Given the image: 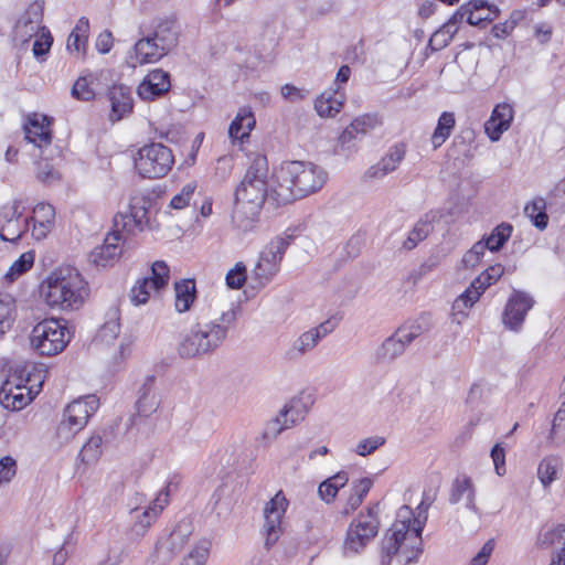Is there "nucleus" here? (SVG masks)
Instances as JSON below:
<instances>
[{
  "mask_svg": "<svg viewBox=\"0 0 565 565\" xmlns=\"http://www.w3.org/2000/svg\"><path fill=\"white\" fill-rule=\"evenodd\" d=\"M419 334V327L412 326L408 329H398L391 337L386 338L374 351L377 362H392L401 356L407 345Z\"/></svg>",
  "mask_w": 565,
  "mask_h": 565,
  "instance_id": "16",
  "label": "nucleus"
},
{
  "mask_svg": "<svg viewBox=\"0 0 565 565\" xmlns=\"http://www.w3.org/2000/svg\"><path fill=\"white\" fill-rule=\"evenodd\" d=\"M99 401L96 395H86L70 403L56 427L60 445L70 443L87 425L89 417L97 411Z\"/></svg>",
  "mask_w": 565,
  "mask_h": 565,
  "instance_id": "6",
  "label": "nucleus"
},
{
  "mask_svg": "<svg viewBox=\"0 0 565 565\" xmlns=\"http://www.w3.org/2000/svg\"><path fill=\"white\" fill-rule=\"evenodd\" d=\"M476 489L470 478H456L451 486L449 502L457 504L462 502L465 507L473 512H478L475 503Z\"/></svg>",
  "mask_w": 565,
  "mask_h": 565,
  "instance_id": "32",
  "label": "nucleus"
},
{
  "mask_svg": "<svg viewBox=\"0 0 565 565\" xmlns=\"http://www.w3.org/2000/svg\"><path fill=\"white\" fill-rule=\"evenodd\" d=\"M495 547L494 539L488 540L471 558L469 565H487Z\"/></svg>",
  "mask_w": 565,
  "mask_h": 565,
  "instance_id": "57",
  "label": "nucleus"
},
{
  "mask_svg": "<svg viewBox=\"0 0 565 565\" xmlns=\"http://www.w3.org/2000/svg\"><path fill=\"white\" fill-rule=\"evenodd\" d=\"M167 54L169 53L147 34L134 45L132 52L129 54V61L132 67H137L157 63Z\"/></svg>",
  "mask_w": 565,
  "mask_h": 565,
  "instance_id": "23",
  "label": "nucleus"
},
{
  "mask_svg": "<svg viewBox=\"0 0 565 565\" xmlns=\"http://www.w3.org/2000/svg\"><path fill=\"white\" fill-rule=\"evenodd\" d=\"M169 281V267L162 260H157L151 266L150 276L136 281L130 290V300L134 305L147 303L152 292L164 288Z\"/></svg>",
  "mask_w": 565,
  "mask_h": 565,
  "instance_id": "13",
  "label": "nucleus"
},
{
  "mask_svg": "<svg viewBox=\"0 0 565 565\" xmlns=\"http://www.w3.org/2000/svg\"><path fill=\"white\" fill-rule=\"evenodd\" d=\"M275 178L270 195L278 204H287L320 190L327 174L312 162L289 161L280 166Z\"/></svg>",
  "mask_w": 565,
  "mask_h": 565,
  "instance_id": "4",
  "label": "nucleus"
},
{
  "mask_svg": "<svg viewBox=\"0 0 565 565\" xmlns=\"http://www.w3.org/2000/svg\"><path fill=\"white\" fill-rule=\"evenodd\" d=\"M34 263L33 252L23 253L7 270L4 280L9 284L17 280L21 275L30 270Z\"/></svg>",
  "mask_w": 565,
  "mask_h": 565,
  "instance_id": "42",
  "label": "nucleus"
},
{
  "mask_svg": "<svg viewBox=\"0 0 565 565\" xmlns=\"http://www.w3.org/2000/svg\"><path fill=\"white\" fill-rule=\"evenodd\" d=\"M256 119L250 108H241L228 127V137L233 143L236 141L243 143L249 138L255 128Z\"/></svg>",
  "mask_w": 565,
  "mask_h": 565,
  "instance_id": "31",
  "label": "nucleus"
},
{
  "mask_svg": "<svg viewBox=\"0 0 565 565\" xmlns=\"http://www.w3.org/2000/svg\"><path fill=\"white\" fill-rule=\"evenodd\" d=\"M494 469L498 476L505 475V454L504 449L497 444L491 450Z\"/></svg>",
  "mask_w": 565,
  "mask_h": 565,
  "instance_id": "59",
  "label": "nucleus"
},
{
  "mask_svg": "<svg viewBox=\"0 0 565 565\" xmlns=\"http://www.w3.org/2000/svg\"><path fill=\"white\" fill-rule=\"evenodd\" d=\"M533 305L534 300L530 295L514 289L502 312L504 327L512 331H519Z\"/></svg>",
  "mask_w": 565,
  "mask_h": 565,
  "instance_id": "19",
  "label": "nucleus"
},
{
  "mask_svg": "<svg viewBox=\"0 0 565 565\" xmlns=\"http://www.w3.org/2000/svg\"><path fill=\"white\" fill-rule=\"evenodd\" d=\"M52 120L41 114H33L24 125L25 139L39 148L50 146L52 142Z\"/></svg>",
  "mask_w": 565,
  "mask_h": 565,
  "instance_id": "25",
  "label": "nucleus"
},
{
  "mask_svg": "<svg viewBox=\"0 0 565 565\" xmlns=\"http://www.w3.org/2000/svg\"><path fill=\"white\" fill-rule=\"evenodd\" d=\"M563 462L559 457L546 456L537 467V478L542 486L547 489L558 478Z\"/></svg>",
  "mask_w": 565,
  "mask_h": 565,
  "instance_id": "36",
  "label": "nucleus"
},
{
  "mask_svg": "<svg viewBox=\"0 0 565 565\" xmlns=\"http://www.w3.org/2000/svg\"><path fill=\"white\" fill-rule=\"evenodd\" d=\"M180 28L174 18H162L153 21L151 36L166 52L170 53L179 42Z\"/></svg>",
  "mask_w": 565,
  "mask_h": 565,
  "instance_id": "26",
  "label": "nucleus"
},
{
  "mask_svg": "<svg viewBox=\"0 0 565 565\" xmlns=\"http://www.w3.org/2000/svg\"><path fill=\"white\" fill-rule=\"evenodd\" d=\"M406 154V146L402 142L392 146L387 153L374 166L370 167L365 175L370 179H381L395 171Z\"/></svg>",
  "mask_w": 565,
  "mask_h": 565,
  "instance_id": "29",
  "label": "nucleus"
},
{
  "mask_svg": "<svg viewBox=\"0 0 565 565\" xmlns=\"http://www.w3.org/2000/svg\"><path fill=\"white\" fill-rule=\"evenodd\" d=\"M289 243V237L278 236L265 246L253 270L256 278L267 282L278 273L280 262Z\"/></svg>",
  "mask_w": 565,
  "mask_h": 565,
  "instance_id": "14",
  "label": "nucleus"
},
{
  "mask_svg": "<svg viewBox=\"0 0 565 565\" xmlns=\"http://www.w3.org/2000/svg\"><path fill=\"white\" fill-rule=\"evenodd\" d=\"M504 274V267L501 264L489 266L478 277H476L469 287L459 295L452 303L454 320L460 324L468 317V310L477 303L481 295L493 284H495Z\"/></svg>",
  "mask_w": 565,
  "mask_h": 565,
  "instance_id": "8",
  "label": "nucleus"
},
{
  "mask_svg": "<svg viewBox=\"0 0 565 565\" xmlns=\"http://www.w3.org/2000/svg\"><path fill=\"white\" fill-rule=\"evenodd\" d=\"M44 6V0H35L28 7L14 25L13 39L15 42L25 44L42 30Z\"/></svg>",
  "mask_w": 565,
  "mask_h": 565,
  "instance_id": "17",
  "label": "nucleus"
},
{
  "mask_svg": "<svg viewBox=\"0 0 565 565\" xmlns=\"http://www.w3.org/2000/svg\"><path fill=\"white\" fill-rule=\"evenodd\" d=\"M32 221H55V210L54 207L49 203H39L33 209V216L31 217Z\"/></svg>",
  "mask_w": 565,
  "mask_h": 565,
  "instance_id": "58",
  "label": "nucleus"
},
{
  "mask_svg": "<svg viewBox=\"0 0 565 565\" xmlns=\"http://www.w3.org/2000/svg\"><path fill=\"white\" fill-rule=\"evenodd\" d=\"M536 546L542 550H554L565 559V525L542 529L536 536Z\"/></svg>",
  "mask_w": 565,
  "mask_h": 565,
  "instance_id": "33",
  "label": "nucleus"
},
{
  "mask_svg": "<svg viewBox=\"0 0 565 565\" xmlns=\"http://www.w3.org/2000/svg\"><path fill=\"white\" fill-rule=\"evenodd\" d=\"M36 179L44 184H53L60 180V172L46 159L36 162Z\"/></svg>",
  "mask_w": 565,
  "mask_h": 565,
  "instance_id": "51",
  "label": "nucleus"
},
{
  "mask_svg": "<svg viewBox=\"0 0 565 565\" xmlns=\"http://www.w3.org/2000/svg\"><path fill=\"white\" fill-rule=\"evenodd\" d=\"M548 439L555 446L565 445V401L554 415Z\"/></svg>",
  "mask_w": 565,
  "mask_h": 565,
  "instance_id": "45",
  "label": "nucleus"
},
{
  "mask_svg": "<svg viewBox=\"0 0 565 565\" xmlns=\"http://www.w3.org/2000/svg\"><path fill=\"white\" fill-rule=\"evenodd\" d=\"M512 225L502 223L498 225L492 233L484 239L487 247L491 252L499 250L504 243L510 238L512 233Z\"/></svg>",
  "mask_w": 565,
  "mask_h": 565,
  "instance_id": "46",
  "label": "nucleus"
},
{
  "mask_svg": "<svg viewBox=\"0 0 565 565\" xmlns=\"http://www.w3.org/2000/svg\"><path fill=\"white\" fill-rule=\"evenodd\" d=\"M288 500L278 491L264 508L265 547L270 548L282 533L281 522L288 508Z\"/></svg>",
  "mask_w": 565,
  "mask_h": 565,
  "instance_id": "15",
  "label": "nucleus"
},
{
  "mask_svg": "<svg viewBox=\"0 0 565 565\" xmlns=\"http://www.w3.org/2000/svg\"><path fill=\"white\" fill-rule=\"evenodd\" d=\"M193 533L192 523L189 520H181L168 534L161 536L150 554L152 565H168L188 544Z\"/></svg>",
  "mask_w": 565,
  "mask_h": 565,
  "instance_id": "10",
  "label": "nucleus"
},
{
  "mask_svg": "<svg viewBox=\"0 0 565 565\" xmlns=\"http://www.w3.org/2000/svg\"><path fill=\"white\" fill-rule=\"evenodd\" d=\"M175 309L178 312L183 313L190 310L195 299V282L194 280H182L175 282Z\"/></svg>",
  "mask_w": 565,
  "mask_h": 565,
  "instance_id": "37",
  "label": "nucleus"
},
{
  "mask_svg": "<svg viewBox=\"0 0 565 565\" xmlns=\"http://www.w3.org/2000/svg\"><path fill=\"white\" fill-rule=\"evenodd\" d=\"M36 393L26 386L6 383L0 390V404L6 409L20 411L33 401Z\"/></svg>",
  "mask_w": 565,
  "mask_h": 565,
  "instance_id": "28",
  "label": "nucleus"
},
{
  "mask_svg": "<svg viewBox=\"0 0 565 565\" xmlns=\"http://www.w3.org/2000/svg\"><path fill=\"white\" fill-rule=\"evenodd\" d=\"M429 502L423 500L418 505L420 512L414 516L413 510L408 505H403L397 511L396 521L388 530L384 544L383 553L391 561L393 555H398L403 565L415 562L422 553V532L427 520L426 513Z\"/></svg>",
  "mask_w": 565,
  "mask_h": 565,
  "instance_id": "3",
  "label": "nucleus"
},
{
  "mask_svg": "<svg viewBox=\"0 0 565 565\" xmlns=\"http://www.w3.org/2000/svg\"><path fill=\"white\" fill-rule=\"evenodd\" d=\"M15 317V299L10 294L0 292V338L11 329Z\"/></svg>",
  "mask_w": 565,
  "mask_h": 565,
  "instance_id": "38",
  "label": "nucleus"
},
{
  "mask_svg": "<svg viewBox=\"0 0 565 565\" xmlns=\"http://www.w3.org/2000/svg\"><path fill=\"white\" fill-rule=\"evenodd\" d=\"M468 13L469 7L461 6L444 24L447 26H451V29H454L455 32H458L460 23L463 21V19L467 20Z\"/></svg>",
  "mask_w": 565,
  "mask_h": 565,
  "instance_id": "63",
  "label": "nucleus"
},
{
  "mask_svg": "<svg viewBox=\"0 0 565 565\" xmlns=\"http://www.w3.org/2000/svg\"><path fill=\"white\" fill-rule=\"evenodd\" d=\"M337 327V321L334 320H326L321 322L319 326L309 329L316 340L319 342L321 339L326 338L328 334H330Z\"/></svg>",
  "mask_w": 565,
  "mask_h": 565,
  "instance_id": "61",
  "label": "nucleus"
},
{
  "mask_svg": "<svg viewBox=\"0 0 565 565\" xmlns=\"http://www.w3.org/2000/svg\"><path fill=\"white\" fill-rule=\"evenodd\" d=\"M437 216V212L430 211L418 220L413 230L408 233L403 246L409 250L415 248L418 243L424 241L430 234L433 231V223L436 221Z\"/></svg>",
  "mask_w": 565,
  "mask_h": 565,
  "instance_id": "35",
  "label": "nucleus"
},
{
  "mask_svg": "<svg viewBox=\"0 0 565 565\" xmlns=\"http://www.w3.org/2000/svg\"><path fill=\"white\" fill-rule=\"evenodd\" d=\"M111 110L109 119L115 122L131 114L134 99L131 90L125 85H114L108 90Z\"/></svg>",
  "mask_w": 565,
  "mask_h": 565,
  "instance_id": "27",
  "label": "nucleus"
},
{
  "mask_svg": "<svg viewBox=\"0 0 565 565\" xmlns=\"http://www.w3.org/2000/svg\"><path fill=\"white\" fill-rule=\"evenodd\" d=\"M338 92H323L315 103V109L321 117L335 116L343 106L342 97H338Z\"/></svg>",
  "mask_w": 565,
  "mask_h": 565,
  "instance_id": "40",
  "label": "nucleus"
},
{
  "mask_svg": "<svg viewBox=\"0 0 565 565\" xmlns=\"http://www.w3.org/2000/svg\"><path fill=\"white\" fill-rule=\"evenodd\" d=\"M149 223L148 210L145 202L139 199H135L130 202L128 211L118 213L114 217V231H118L119 234L124 235L142 232Z\"/></svg>",
  "mask_w": 565,
  "mask_h": 565,
  "instance_id": "18",
  "label": "nucleus"
},
{
  "mask_svg": "<svg viewBox=\"0 0 565 565\" xmlns=\"http://www.w3.org/2000/svg\"><path fill=\"white\" fill-rule=\"evenodd\" d=\"M125 241L126 237L119 234L118 231L110 232L105 237L104 243L93 249L90 262L100 267L114 264L122 253L121 243Z\"/></svg>",
  "mask_w": 565,
  "mask_h": 565,
  "instance_id": "22",
  "label": "nucleus"
},
{
  "mask_svg": "<svg viewBox=\"0 0 565 565\" xmlns=\"http://www.w3.org/2000/svg\"><path fill=\"white\" fill-rule=\"evenodd\" d=\"M457 32L451 29V26H447L443 24L437 31L433 33L429 39L428 45L433 51H439L446 47L452 40L454 35Z\"/></svg>",
  "mask_w": 565,
  "mask_h": 565,
  "instance_id": "50",
  "label": "nucleus"
},
{
  "mask_svg": "<svg viewBox=\"0 0 565 565\" xmlns=\"http://www.w3.org/2000/svg\"><path fill=\"white\" fill-rule=\"evenodd\" d=\"M339 490L327 479L320 483L318 488V494L327 503H331L337 497Z\"/></svg>",
  "mask_w": 565,
  "mask_h": 565,
  "instance_id": "60",
  "label": "nucleus"
},
{
  "mask_svg": "<svg viewBox=\"0 0 565 565\" xmlns=\"http://www.w3.org/2000/svg\"><path fill=\"white\" fill-rule=\"evenodd\" d=\"M40 292L52 309L76 310L87 298L88 288L77 269L60 267L42 281Z\"/></svg>",
  "mask_w": 565,
  "mask_h": 565,
  "instance_id": "5",
  "label": "nucleus"
},
{
  "mask_svg": "<svg viewBox=\"0 0 565 565\" xmlns=\"http://www.w3.org/2000/svg\"><path fill=\"white\" fill-rule=\"evenodd\" d=\"M28 218H22L17 203L0 210V237L2 241L15 242L28 230Z\"/></svg>",
  "mask_w": 565,
  "mask_h": 565,
  "instance_id": "21",
  "label": "nucleus"
},
{
  "mask_svg": "<svg viewBox=\"0 0 565 565\" xmlns=\"http://www.w3.org/2000/svg\"><path fill=\"white\" fill-rule=\"evenodd\" d=\"M171 87L169 73L156 68L148 73L138 86L137 93L143 100H153L169 92Z\"/></svg>",
  "mask_w": 565,
  "mask_h": 565,
  "instance_id": "24",
  "label": "nucleus"
},
{
  "mask_svg": "<svg viewBox=\"0 0 565 565\" xmlns=\"http://www.w3.org/2000/svg\"><path fill=\"white\" fill-rule=\"evenodd\" d=\"M119 332L120 323L118 310H113L109 319L99 329L97 340L105 344H111L118 338Z\"/></svg>",
  "mask_w": 565,
  "mask_h": 565,
  "instance_id": "44",
  "label": "nucleus"
},
{
  "mask_svg": "<svg viewBox=\"0 0 565 565\" xmlns=\"http://www.w3.org/2000/svg\"><path fill=\"white\" fill-rule=\"evenodd\" d=\"M71 340V333L62 321L45 319L31 331V348L40 355L53 356L64 351Z\"/></svg>",
  "mask_w": 565,
  "mask_h": 565,
  "instance_id": "7",
  "label": "nucleus"
},
{
  "mask_svg": "<svg viewBox=\"0 0 565 565\" xmlns=\"http://www.w3.org/2000/svg\"><path fill=\"white\" fill-rule=\"evenodd\" d=\"M361 120H353L339 137V142L342 147L350 146V143L356 138L359 134V122Z\"/></svg>",
  "mask_w": 565,
  "mask_h": 565,
  "instance_id": "62",
  "label": "nucleus"
},
{
  "mask_svg": "<svg viewBox=\"0 0 565 565\" xmlns=\"http://www.w3.org/2000/svg\"><path fill=\"white\" fill-rule=\"evenodd\" d=\"M17 475V461L11 456L0 459V487L9 483Z\"/></svg>",
  "mask_w": 565,
  "mask_h": 565,
  "instance_id": "56",
  "label": "nucleus"
},
{
  "mask_svg": "<svg viewBox=\"0 0 565 565\" xmlns=\"http://www.w3.org/2000/svg\"><path fill=\"white\" fill-rule=\"evenodd\" d=\"M267 179V158L257 154L235 192L232 222L239 231L249 232L258 222L260 210L268 194Z\"/></svg>",
  "mask_w": 565,
  "mask_h": 565,
  "instance_id": "2",
  "label": "nucleus"
},
{
  "mask_svg": "<svg viewBox=\"0 0 565 565\" xmlns=\"http://www.w3.org/2000/svg\"><path fill=\"white\" fill-rule=\"evenodd\" d=\"M159 404L160 401L154 390V377L148 376L138 391L136 403L138 414L148 417L157 411Z\"/></svg>",
  "mask_w": 565,
  "mask_h": 565,
  "instance_id": "34",
  "label": "nucleus"
},
{
  "mask_svg": "<svg viewBox=\"0 0 565 565\" xmlns=\"http://www.w3.org/2000/svg\"><path fill=\"white\" fill-rule=\"evenodd\" d=\"M173 164L174 156L171 149L160 142L145 145L135 157V168L143 178H162L171 171Z\"/></svg>",
  "mask_w": 565,
  "mask_h": 565,
  "instance_id": "9",
  "label": "nucleus"
},
{
  "mask_svg": "<svg viewBox=\"0 0 565 565\" xmlns=\"http://www.w3.org/2000/svg\"><path fill=\"white\" fill-rule=\"evenodd\" d=\"M234 307L216 311L212 305L199 310L193 324L178 345V353L183 359H193L212 354L226 340L228 331L237 320Z\"/></svg>",
  "mask_w": 565,
  "mask_h": 565,
  "instance_id": "1",
  "label": "nucleus"
},
{
  "mask_svg": "<svg viewBox=\"0 0 565 565\" xmlns=\"http://www.w3.org/2000/svg\"><path fill=\"white\" fill-rule=\"evenodd\" d=\"M318 344V341L313 337L310 330L301 333L287 350L286 356L289 360L299 359L307 353L311 352Z\"/></svg>",
  "mask_w": 565,
  "mask_h": 565,
  "instance_id": "41",
  "label": "nucleus"
},
{
  "mask_svg": "<svg viewBox=\"0 0 565 565\" xmlns=\"http://www.w3.org/2000/svg\"><path fill=\"white\" fill-rule=\"evenodd\" d=\"M379 525L377 504L352 520L344 541L345 553L362 551L377 535Z\"/></svg>",
  "mask_w": 565,
  "mask_h": 565,
  "instance_id": "11",
  "label": "nucleus"
},
{
  "mask_svg": "<svg viewBox=\"0 0 565 565\" xmlns=\"http://www.w3.org/2000/svg\"><path fill=\"white\" fill-rule=\"evenodd\" d=\"M385 444V438L382 436H372L359 441L354 448V452L359 456L365 457L373 454L376 449Z\"/></svg>",
  "mask_w": 565,
  "mask_h": 565,
  "instance_id": "54",
  "label": "nucleus"
},
{
  "mask_svg": "<svg viewBox=\"0 0 565 565\" xmlns=\"http://www.w3.org/2000/svg\"><path fill=\"white\" fill-rule=\"evenodd\" d=\"M211 543L206 540L200 541L184 557L181 565H204L210 554Z\"/></svg>",
  "mask_w": 565,
  "mask_h": 565,
  "instance_id": "48",
  "label": "nucleus"
},
{
  "mask_svg": "<svg viewBox=\"0 0 565 565\" xmlns=\"http://www.w3.org/2000/svg\"><path fill=\"white\" fill-rule=\"evenodd\" d=\"M93 77L82 76L73 85L72 96L78 100L89 102L94 99L95 92L92 88Z\"/></svg>",
  "mask_w": 565,
  "mask_h": 565,
  "instance_id": "49",
  "label": "nucleus"
},
{
  "mask_svg": "<svg viewBox=\"0 0 565 565\" xmlns=\"http://www.w3.org/2000/svg\"><path fill=\"white\" fill-rule=\"evenodd\" d=\"M512 120V106L507 103L497 105L490 119L484 125L486 132L490 140L498 141L501 135L510 128Z\"/></svg>",
  "mask_w": 565,
  "mask_h": 565,
  "instance_id": "30",
  "label": "nucleus"
},
{
  "mask_svg": "<svg viewBox=\"0 0 565 565\" xmlns=\"http://www.w3.org/2000/svg\"><path fill=\"white\" fill-rule=\"evenodd\" d=\"M103 454V438L99 435H93L82 447L79 457L86 465L96 463Z\"/></svg>",
  "mask_w": 565,
  "mask_h": 565,
  "instance_id": "43",
  "label": "nucleus"
},
{
  "mask_svg": "<svg viewBox=\"0 0 565 565\" xmlns=\"http://www.w3.org/2000/svg\"><path fill=\"white\" fill-rule=\"evenodd\" d=\"M198 188L196 181L186 183L179 193H177L170 201V207L174 210H182L189 205Z\"/></svg>",
  "mask_w": 565,
  "mask_h": 565,
  "instance_id": "53",
  "label": "nucleus"
},
{
  "mask_svg": "<svg viewBox=\"0 0 565 565\" xmlns=\"http://www.w3.org/2000/svg\"><path fill=\"white\" fill-rule=\"evenodd\" d=\"M456 125L454 113L444 111L438 119L437 126L431 135L433 148L438 149L451 135Z\"/></svg>",
  "mask_w": 565,
  "mask_h": 565,
  "instance_id": "39",
  "label": "nucleus"
},
{
  "mask_svg": "<svg viewBox=\"0 0 565 565\" xmlns=\"http://www.w3.org/2000/svg\"><path fill=\"white\" fill-rule=\"evenodd\" d=\"M33 38L34 42L32 52L36 58H41L49 53L53 43V38L46 26H43L38 35H34Z\"/></svg>",
  "mask_w": 565,
  "mask_h": 565,
  "instance_id": "52",
  "label": "nucleus"
},
{
  "mask_svg": "<svg viewBox=\"0 0 565 565\" xmlns=\"http://www.w3.org/2000/svg\"><path fill=\"white\" fill-rule=\"evenodd\" d=\"M246 266L243 263H237L234 268L226 274V284L232 289H239L246 281Z\"/></svg>",
  "mask_w": 565,
  "mask_h": 565,
  "instance_id": "55",
  "label": "nucleus"
},
{
  "mask_svg": "<svg viewBox=\"0 0 565 565\" xmlns=\"http://www.w3.org/2000/svg\"><path fill=\"white\" fill-rule=\"evenodd\" d=\"M544 209L545 202L542 199L529 203L524 209L525 215L530 217L533 224L540 230H544L547 226L548 217Z\"/></svg>",
  "mask_w": 565,
  "mask_h": 565,
  "instance_id": "47",
  "label": "nucleus"
},
{
  "mask_svg": "<svg viewBox=\"0 0 565 565\" xmlns=\"http://www.w3.org/2000/svg\"><path fill=\"white\" fill-rule=\"evenodd\" d=\"M178 482L170 480L166 488L159 492L156 499L145 509L134 508V523L130 526V534L134 537H143L149 529L154 524L163 509L169 503V495L172 487H177Z\"/></svg>",
  "mask_w": 565,
  "mask_h": 565,
  "instance_id": "12",
  "label": "nucleus"
},
{
  "mask_svg": "<svg viewBox=\"0 0 565 565\" xmlns=\"http://www.w3.org/2000/svg\"><path fill=\"white\" fill-rule=\"evenodd\" d=\"M53 225L54 222L52 221H33L32 234L36 239H42L51 232Z\"/></svg>",
  "mask_w": 565,
  "mask_h": 565,
  "instance_id": "64",
  "label": "nucleus"
},
{
  "mask_svg": "<svg viewBox=\"0 0 565 565\" xmlns=\"http://www.w3.org/2000/svg\"><path fill=\"white\" fill-rule=\"evenodd\" d=\"M308 405L302 397H295L280 411L279 415L267 426L265 434L274 437L282 430L303 420Z\"/></svg>",
  "mask_w": 565,
  "mask_h": 565,
  "instance_id": "20",
  "label": "nucleus"
}]
</instances>
